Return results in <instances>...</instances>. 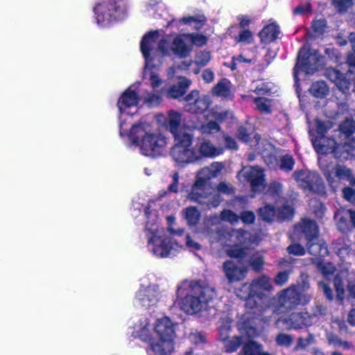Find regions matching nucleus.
<instances>
[{"mask_svg": "<svg viewBox=\"0 0 355 355\" xmlns=\"http://www.w3.org/2000/svg\"><path fill=\"white\" fill-rule=\"evenodd\" d=\"M311 299V295H302L296 290L295 286H290L289 288L282 291L277 299L278 309L284 311L282 309L289 310L300 304L307 303Z\"/></svg>", "mask_w": 355, "mask_h": 355, "instance_id": "412c9836", "label": "nucleus"}, {"mask_svg": "<svg viewBox=\"0 0 355 355\" xmlns=\"http://www.w3.org/2000/svg\"><path fill=\"white\" fill-rule=\"evenodd\" d=\"M127 0H103L93 7L94 19L100 27H107L113 22L127 17Z\"/></svg>", "mask_w": 355, "mask_h": 355, "instance_id": "ddd939ff", "label": "nucleus"}, {"mask_svg": "<svg viewBox=\"0 0 355 355\" xmlns=\"http://www.w3.org/2000/svg\"><path fill=\"white\" fill-rule=\"evenodd\" d=\"M236 40L239 42L250 43L252 40V34L248 29H244L239 33Z\"/></svg>", "mask_w": 355, "mask_h": 355, "instance_id": "bf43d9fd", "label": "nucleus"}, {"mask_svg": "<svg viewBox=\"0 0 355 355\" xmlns=\"http://www.w3.org/2000/svg\"><path fill=\"white\" fill-rule=\"evenodd\" d=\"M202 76L206 83H210L214 80V73L211 69H207L202 71Z\"/></svg>", "mask_w": 355, "mask_h": 355, "instance_id": "774afa93", "label": "nucleus"}, {"mask_svg": "<svg viewBox=\"0 0 355 355\" xmlns=\"http://www.w3.org/2000/svg\"><path fill=\"white\" fill-rule=\"evenodd\" d=\"M162 297V294L157 285L143 282L135 294V303L148 309L156 306Z\"/></svg>", "mask_w": 355, "mask_h": 355, "instance_id": "a211bd4d", "label": "nucleus"}, {"mask_svg": "<svg viewBox=\"0 0 355 355\" xmlns=\"http://www.w3.org/2000/svg\"><path fill=\"white\" fill-rule=\"evenodd\" d=\"M159 33V31L148 32L144 35L140 42V49L145 59L144 78L149 83L152 89H156L163 83L156 69L162 64V58L157 54L155 48Z\"/></svg>", "mask_w": 355, "mask_h": 355, "instance_id": "9b49d317", "label": "nucleus"}, {"mask_svg": "<svg viewBox=\"0 0 355 355\" xmlns=\"http://www.w3.org/2000/svg\"><path fill=\"white\" fill-rule=\"evenodd\" d=\"M327 338L329 344L333 345L335 347H338L342 341L337 336L330 333L327 334Z\"/></svg>", "mask_w": 355, "mask_h": 355, "instance_id": "338daca9", "label": "nucleus"}, {"mask_svg": "<svg viewBox=\"0 0 355 355\" xmlns=\"http://www.w3.org/2000/svg\"><path fill=\"white\" fill-rule=\"evenodd\" d=\"M319 166L332 189H336L343 180L348 182L352 186H355V177L349 168L329 163L322 156L319 158Z\"/></svg>", "mask_w": 355, "mask_h": 355, "instance_id": "2eb2a0df", "label": "nucleus"}, {"mask_svg": "<svg viewBox=\"0 0 355 355\" xmlns=\"http://www.w3.org/2000/svg\"><path fill=\"white\" fill-rule=\"evenodd\" d=\"M316 315H310L307 313H293L288 318H279L276 321L277 328L291 330L301 329L318 322Z\"/></svg>", "mask_w": 355, "mask_h": 355, "instance_id": "6ab92c4d", "label": "nucleus"}, {"mask_svg": "<svg viewBox=\"0 0 355 355\" xmlns=\"http://www.w3.org/2000/svg\"><path fill=\"white\" fill-rule=\"evenodd\" d=\"M184 218L189 225H195L199 220L200 212L196 207H188L184 210Z\"/></svg>", "mask_w": 355, "mask_h": 355, "instance_id": "e433bc0d", "label": "nucleus"}, {"mask_svg": "<svg viewBox=\"0 0 355 355\" xmlns=\"http://www.w3.org/2000/svg\"><path fill=\"white\" fill-rule=\"evenodd\" d=\"M211 60V56L209 52L200 51L199 52L195 59L196 64L200 66L206 65Z\"/></svg>", "mask_w": 355, "mask_h": 355, "instance_id": "603ef678", "label": "nucleus"}, {"mask_svg": "<svg viewBox=\"0 0 355 355\" xmlns=\"http://www.w3.org/2000/svg\"><path fill=\"white\" fill-rule=\"evenodd\" d=\"M248 262L252 268L255 271L261 270L264 263L262 255L258 252L253 254Z\"/></svg>", "mask_w": 355, "mask_h": 355, "instance_id": "58836bf2", "label": "nucleus"}, {"mask_svg": "<svg viewBox=\"0 0 355 355\" xmlns=\"http://www.w3.org/2000/svg\"><path fill=\"white\" fill-rule=\"evenodd\" d=\"M345 281L340 275H336L334 279V286L337 293V298L342 300L344 298Z\"/></svg>", "mask_w": 355, "mask_h": 355, "instance_id": "ea45409f", "label": "nucleus"}, {"mask_svg": "<svg viewBox=\"0 0 355 355\" xmlns=\"http://www.w3.org/2000/svg\"><path fill=\"white\" fill-rule=\"evenodd\" d=\"M186 246L191 250H199L201 248L200 244L193 241L189 235L186 236Z\"/></svg>", "mask_w": 355, "mask_h": 355, "instance_id": "69168bd1", "label": "nucleus"}, {"mask_svg": "<svg viewBox=\"0 0 355 355\" xmlns=\"http://www.w3.org/2000/svg\"><path fill=\"white\" fill-rule=\"evenodd\" d=\"M211 93L218 97L232 99L234 96L233 86L230 80L223 78L212 88Z\"/></svg>", "mask_w": 355, "mask_h": 355, "instance_id": "c85d7f7f", "label": "nucleus"}, {"mask_svg": "<svg viewBox=\"0 0 355 355\" xmlns=\"http://www.w3.org/2000/svg\"><path fill=\"white\" fill-rule=\"evenodd\" d=\"M132 144L140 153L146 157L157 158L164 155L167 148L168 139L159 130L153 129L146 122H139L128 128L127 134Z\"/></svg>", "mask_w": 355, "mask_h": 355, "instance_id": "39448f33", "label": "nucleus"}, {"mask_svg": "<svg viewBox=\"0 0 355 355\" xmlns=\"http://www.w3.org/2000/svg\"><path fill=\"white\" fill-rule=\"evenodd\" d=\"M156 121L174 137L171 156L175 162L186 163L196 157L195 153L190 148L193 141V135L183 130L182 128L193 130L197 129V125H186L181 113L173 110L168 111L166 114H158L156 116Z\"/></svg>", "mask_w": 355, "mask_h": 355, "instance_id": "f03ea898", "label": "nucleus"}, {"mask_svg": "<svg viewBox=\"0 0 355 355\" xmlns=\"http://www.w3.org/2000/svg\"><path fill=\"white\" fill-rule=\"evenodd\" d=\"M309 91L313 96L322 98L328 94L329 87L325 82L318 81L312 84Z\"/></svg>", "mask_w": 355, "mask_h": 355, "instance_id": "72a5a7b5", "label": "nucleus"}, {"mask_svg": "<svg viewBox=\"0 0 355 355\" xmlns=\"http://www.w3.org/2000/svg\"><path fill=\"white\" fill-rule=\"evenodd\" d=\"M287 250L289 254L296 256H302L305 254V249L304 247L297 243H294L289 245L287 248Z\"/></svg>", "mask_w": 355, "mask_h": 355, "instance_id": "13d9d810", "label": "nucleus"}, {"mask_svg": "<svg viewBox=\"0 0 355 355\" xmlns=\"http://www.w3.org/2000/svg\"><path fill=\"white\" fill-rule=\"evenodd\" d=\"M238 177L241 181L249 182L253 191H261L265 187L264 171L259 166H245L240 171Z\"/></svg>", "mask_w": 355, "mask_h": 355, "instance_id": "4be33fe9", "label": "nucleus"}, {"mask_svg": "<svg viewBox=\"0 0 355 355\" xmlns=\"http://www.w3.org/2000/svg\"><path fill=\"white\" fill-rule=\"evenodd\" d=\"M261 346L257 343L249 340L248 343L244 345L243 354L240 355H269L267 353L261 352Z\"/></svg>", "mask_w": 355, "mask_h": 355, "instance_id": "f704fd0d", "label": "nucleus"}, {"mask_svg": "<svg viewBox=\"0 0 355 355\" xmlns=\"http://www.w3.org/2000/svg\"><path fill=\"white\" fill-rule=\"evenodd\" d=\"M323 64V58L318 54V51H308L304 47L299 53L297 63L294 68V78L297 81V75L300 71L306 73H312L316 71L319 66Z\"/></svg>", "mask_w": 355, "mask_h": 355, "instance_id": "f3484780", "label": "nucleus"}, {"mask_svg": "<svg viewBox=\"0 0 355 355\" xmlns=\"http://www.w3.org/2000/svg\"><path fill=\"white\" fill-rule=\"evenodd\" d=\"M131 335L148 344V355H171L175 351L176 324L170 318L141 315L133 318Z\"/></svg>", "mask_w": 355, "mask_h": 355, "instance_id": "f257e3e1", "label": "nucleus"}, {"mask_svg": "<svg viewBox=\"0 0 355 355\" xmlns=\"http://www.w3.org/2000/svg\"><path fill=\"white\" fill-rule=\"evenodd\" d=\"M315 123L318 136H325L324 133H327L332 128V123L329 121H322L319 119H315Z\"/></svg>", "mask_w": 355, "mask_h": 355, "instance_id": "79ce46f5", "label": "nucleus"}, {"mask_svg": "<svg viewBox=\"0 0 355 355\" xmlns=\"http://www.w3.org/2000/svg\"><path fill=\"white\" fill-rule=\"evenodd\" d=\"M343 74L337 69L328 68L326 69L325 76L327 78L334 83L337 88L345 96L349 94L351 85L350 78L347 77L348 73Z\"/></svg>", "mask_w": 355, "mask_h": 355, "instance_id": "bb28decb", "label": "nucleus"}, {"mask_svg": "<svg viewBox=\"0 0 355 355\" xmlns=\"http://www.w3.org/2000/svg\"><path fill=\"white\" fill-rule=\"evenodd\" d=\"M223 271L230 283L243 280L248 273V268L239 262L228 260L223 264Z\"/></svg>", "mask_w": 355, "mask_h": 355, "instance_id": "393cba45", "label": "nucleus"}, {"mask_svg": "<svg viewBox=\"0 0 355 355\" xmlns=\"http://www.w3.org/2000/svg\"><path fill=\"white\" fill-rule=\"evenodd\" d=\"M355 132V121L347 119L343 122L338 130L334 131L331 137L317 136L312 138L315 150L319 154L318 159L322 156L327 161V155L331 153L340 160L351 158L355 151V141L351 135Z\"/></svg>", "mask_w": 355, "mask_h": 355, "instance_id": "7ed1b4c3", "label": "nucleus"}, {"mask_svg": "<svg viewBox=\"0 0 355 355\" xmlns=\"http://www.w3.org/2000/svg\"><path fill=\"white\" fill-rule=\"evenodd\" d=\"M217 191L224 194H232L234 193V189L231 184L226 182H220L217 185Z\"/></svg>", "mask_w": 355, "mask_h": 355, "instance_id": "680f3d73", "label": "nucleus"}, {"mask_svg": "<svg viewBox=\"0 0 355 355\" xmlns=\"http://www.w3.org/2000/svg\"><path fill=\"white\" fill-rule=\"evenodd\" d=\"M294 166V160L290 155H284L282 157L280 163V168L284 171H291Z\"/></svg>", "mask_w": 355, "mask_h": 355, "instance_id": "3c124183", "label": "nucleus"}, {"mask_svg": "<svg viewBox=\"0 0 355 355\" xmlns=\"http://www.w3.org/2000/svg\"><path fill=\"white\" fill-rule=\"evenodd\" d=\"M255 141L257 142L256 150L259 153L265 155L266 151H269L272 148V145L266 140L262 139L259 135L254 136Z\"/></svg>", "mask_w": 355, "mask_h": 355, "instance_id": "a19ab883", "label": "nucleus"}, {"mask_svg": "<svg viewBox=\"0 0 355 355\" xmlns=\"http://www.w3.org/2000/svg\"><path fill=\"white\" fill-rule=\"evenodd\" d=\"M349 241L342 238L333 243V250L335 253L341 259H345L350 254Z\"/></svg>", "mask_w": 355, "mask_h": 355, "instance_id": "473e14b6", "label": "nucleus"}, {"mask_svg": "<svg viewBox=\"0 0 355 355\" xmlns=\"http://www.w3.org/2000/svg\"><path fill=\"white\" fill-rule=\"evenodd\" d=\"M290 272L291 270L279 272L275 278V284L279 286H282L286 284L288 279Z\"/></svg>", "mask_w": 355, "mask_h": 355, "instance_id": "052dcab7", "label": "nucleus"}, {"mask_svg": "<svg viewBox=\"0 0 355 355\" xmlns=\"http://www.w3.org/2000/svg\"><path fill=\"white\" fill-rule=\"evenodd\" d=\"M310 12H311V6L309 2L299 5L293 11L294 15H303Z\"/></svg>", "mask_w": 355, "mask_h": 355, "instance_id": "5fc2aeb1", "label": "nucleus"}, {"mask_svg": "<svg viewBox=\"0 0 355 355\" xmlns=\"http://www.w3.org/2000/svg\"><path fill=\"white\" fill-rule=\"evenodd\" d=\"M254 103L259 111L265 113L270 112V103L268 99L265 98H257L254 99Z\"/></svg>", "mask_w": 355, "mask_h": 355, "instance_id": "de8ad7c7", "label": "nucleus"}, {"mask_svg": "<svg viewBox=\"0 0 355 355\" xmlns=\"http://www.w3.org/2000/svg\"><path fill=\"white\" fill-rule=\"evenodd\" d=\"M272 288L270 279L266 275L254 279L250 284H244L239 291H236V295L245 300V306L248 315H253L252 318L267 322L268 320L263 315L270 312L269 308L263 309L259 306L257 298L261 300L265 292L270 291Z\"/></svg>", "mask_w": 355, "mask_h": 355, "instance_id": "9d476101", "label": "nucleus"}, {"mask_svg": "<svg viewBox=\"0 0 355 355\" xmlns=\"http://www.w3.org/2000/svg\"><path fill=\"white\" fill-rule=\"evenodd\" d=\"M276 341L279 345L288 347L293 342L292 337L286 334H280L276 338Z\"/></svg>", "mask_w": 355, "mask_h": 355, "instance_id": "4d7b16f0", "label": "nucleus"}, {"mask_svg": "<svg viewBox=\"0 0 355 355\" xmlns=\"http://www.w3.org/2000/svg\"><path fill=\"white\" fill-rule=\"evenodd\" d=\"M279 33L278 26L275 23H271L263 28L259 33V36L262 42L270 43L277 38Z\"/></svg>", "mask_w": 355, "mask_h": 355, "instance_id": "2f4dec72", "label": "nucleus"}, {"mask_svg": "<svg viewBox=\"0 0 355 355\" xmlns=\"http://www.w3.org/2000/svg\"><path fill=\"white\" fill-rule=\"evenodd\" d=\"M142 84L135 83L126 89L119 98L117 106L119 111V133L127 134L128 127L125 123V115H132L137 110Z\"/></svg>", "mask_w": 355, "mask_h": 355, "instance_id": "4468645a", "label": "nucleus"}, {"mask_svg": "<svg viewBox=\"0 0 355 355\" xmlns=\"http://www.w3.org/2000/svg\"><path fill=\"white\" fill-rule=\"evenodd\" d=\"M187 103L184 106L186 111L192 113H202L210 105L211 101L207 96H199L197 90L191 91L185 98Z\"/></svg>", "mask_w": 355, "mask_h": 355, "instance_id": "b1692460", "label": "nucleus"}, {"mask_svg": "<svg viewBox=\"0 0 355 355\" xmlns=\"http://www.w3.org/2000/svg\"><path fill=\"white\" fill-rule=\"evenodd\" d=\"M186 37L192 44L199 46L205 45L207 41V37L202 34H187Z\"/></svg>", "mask_w": 355, "mask_h": 355, "instance_id": "c03bdc74", "label": "nucleus"}, {"mask_svg": "<svg viewBox=\"0 0 355 355\" xmlns=\"http://www.w3.org/2000/svg\"><path fill=\"white\" fill-rule=\"evenodd\" d=\"M216 295L215 288L209 284L185 282L178 288L177 303L185 313L192 315L202 310Z\"/></svg>", "mask_w": 355, "mask_h": 355, "instance_id": "6e6552de", "label": "nucleus"}, {"mask_svg": "<svg viewBox=\"0 0 355 355\" xmlns=\"http://www.w3.org/2000/svg\"><path fill=\"white\" fill-rule=\"evenodd\" d=\"M293 216V208L288 205H283L277 210V218L280 219H289Z\"/></svg>", "mask_w": 355, "mask_h": 355, "instance_id": "a18cd8bd", "label": "nucleus"}, {"mask_svg": "<svg viewBox=\"0 0 355 355\" xmlns=\"http://www.w3.org/2000/svg\"><path fill=\"white\" fill-rule=\"evenodd\" d=\"M191 80L187 78H180L178 84L173 85L164 89V95L169 98H178L183 96L191 85Z\"/></svg>", "mask_w": 355, "mask_h": 355, "instance_id": "c756f323", "label": "nucleus"}, {"mask_svg": "<svg viewBox=\"0 0 355 355\" xmlns=\"http://www.w3.org/2000/svg\"><path fill=\"white\" fill-rule=\"evenodd\" d=\"M335 219L339 230L346 232L350 224L355 227V210L342 208L335 213Z\"/></svg>", "mask_w": 355, "mask_h": 355, "instance_id": "cd10ccee", "label": "nucleus"}, {"mask_svg": "<svg viewBox=\"0 0 355 355\" xmlns=\"http://www.w3.org/2000/svg\"><path fill=\"white\" fill-rule=\"evenodd\" d=\"M343 197L349 202L355 201V191L350 187H345L343 189Z\"/></svg>", "mask_w": 355, "mask_h": 355, "instance_id": "0e129e2a", "label": "nucleus"}, {"mask_svg": "<svg viewBox=\"0 0 355 355\" xmlns=\"http://www.w3.org/2000/svg\"><path fill=\"white\" fill-rule=\"evenodd\" d=\"M164 94V89L160 90L153 89L152 91H144L141 92V98L149 107H156L162 101V96Z\"/></svg>", "mask_w": 355, "mask_h": 355, "instance_id": "7c9ffc66", "label": "nucleus"}, {"mask_svg": "<svg viewBox=\"0 0 355 355\" xmlns=\"http://www.w3.org/2000/svg\"><path fill=\"white\" fill-rule=\"evenodd\" d=\"M191 63H192V60H189L188 61L182 62V64L178 66L177 67H171V68L168 69V70L167 71V75H168V78H172L175 76V74L176 73V70L178 69H179L180 70L188 69L189 67L191 65Z\"/></svg>", "mask_w": 355, "mask_h": 355, "instance_id": "864d4df0", "label": "nucleus"}, {"mask_svg": "<svg viewBox=\"0 0 355 355\" xmlns=\"http://www.w3.org/2000/svg\"><path fill=\"white\" fill-rule=\"evenodd\" d=\"M259 214L260 217L266 221H272L275 217H277V211L270 205H266L259 209Z\"/></svg>", "mask_w": 355, "mask_h": 355, "instance_id": "4c0bfd02", "label": "nucleus"}, {"mask_svg": "<svg viewBox=\"0 0 355 355\" xmlns=\"http://www.w3.org/2000/svg\"><path fill=\"white\" fill-rule=\"evenodd\" d=\"M227 112H223L214 110H209V112L205 114V116L210 121L207 123L201 125L199 127L200 132L202 135H213L219 132L220 130V126L214 120L221 122L227 116ZM197 128H198V126Z\"/></svg>", "mask_w": 355, "mask_h": 355, "instance_id": "a878e982", "label": "nucleus"}, {"mask_svg": "<svg viewBox=\"0 0 355 355\" xmlns=\"http://www.w3.org/2000/svg\"><path fill=\"white\" fill-rule=\"evenodd\" d=\"M297 291L302 295H307L306 294H304V292L308 291L309 288V283L308 280V277L302 275L301 276V282L298 283L297 286H295Z\"/></svg>", "mask_w": 355, "mask_h": 355, "instance_id": "8fccbe9b", "label": "nucleus"}, {"mask_svg": "<svg viewBox=\"0 0 355 355\" xmlns=\"http://www.w3.org/2000/svg\"><path fill=\"white\" fill-rule=\"evenodd\" d=\"M146 223L144 230L146 239V247L149 252L157 258H168L175 256L183 245L168 234L160 225L157 211L149 206L145 211Z\"/></svg>", "mask_w": 355, "mask_h": 355, "instance_id": "20e7f679", "label": "nucleus"}, {"mask_svg": "<svg viewBox=\"0 0 355 355\" xmlns=\"http://www.w3.org/2000/svg\"><path fill=\"white\" fill-rule=\"evenodd\" d=\"M158 31L159 32V37L155 44L158 55L159 53H161L163 55H168L171 51L180 58H186L189 55L191 51V46L187 43L189 42L188 38L186 37L187 34L177 35L171 44L168 36L160 38L162 31Z\"/></svg>", "mask_w": 355, "mask_h": 355, "instance_id": "dca6fc26", "label": "nucleus"}, {"mask_svg": "<svg viewBox=\"0 0 355 355\" xmlns=\"http://www.w3.org/2000/svg\"><path fill=\"white\" fill-rule=\"evenodd\" d=\"M241 220L245 224L252 223L255 220L254 214L250 211H243L241 215Z\"/></svg>", "mask_w": 355, "mask_h": 355, "instance_id": "e2e57ef3", "label": "nucleus"}, {"mask_svg": "<svg viewBox=\"0 0 355 355\" xmlns=\"http://www.w3.org/2000/svg\"><path fill=\"white\" fill-rule=\"evenodd\" d=\"M205 18L203 16H188L181 19V21L189 24L194 29H199L204 25Z\"/></svg>", "mask_w": 355, "mask_h": 355, "instance_id": "c9c22d12", "label": "nucleus"}, {"mask_svg": "<svg viewBox=\"0 0 355 355\" xmlns=\"http://www.w3.org/2000/svg\"><path fill=\"white\" fill-rule=\"evenodd\" d=\"M294 179L300 187L314 192H322L324 187L320 177L315 172L307 170L297 171L293 174Z\"/></svg>", "mask_w": 355, "mask_h": 355, "instance_id": "5701e85b", "label": "nucleus"}, {"mask_svg": "<svg viewBox=\"0 0 355 355\" xmlns=\"http://www.w3.org/2000/svg\"><path fill=\"white\" fill-rule=\"evenodd\" d=\"M211 243L218 242L221 245L229 247L226 250L228 256L243 259L247 255L245 248L252 243L250 234L241 229L233 230L231 232H217L214 234L207 232Z\"/></svg>", "mask_w": 355, "mask_h": 355, "instance_id": "f8f14e48", "label": "nucleus"}, {"mask_svg": "<svg viewBox=\"0 0 355 355\" xmlns=\"http://www.w3.org/2000/svg\"><path fill=\"white\" fill-rule=\"evenodd\" d=\"M190 148L195 153L196 157L186 163L175 162L179 166L184 167L189 164L200 161L202 157L214 158L222 155L224 152L223 147L216 146L211 141L206 139H202L198 141V150L194 148L193 143L191 144Z\"/></svg>", "mask_w": 355, "mask_h": 355, "instance_id": "aec40b11", "label": "nucleus"}, {"mask_svg": "<svg viewBox=\"0 0 355 355\" xmlns=\"http://www.w3.org/2000/svg\"><path fill=\"white\" fill-rule=\"evenodd\" d=\"M273 87L270 83L260 82L256 86L254 92L259 95H263L270 93Z\"/></svg>", "mask_w": 355, "mask_h": 355, "instance_id": "09e8293b", "label": "nucleus"}, {"mask_svg": "<svg viewBox=\"0 0 355 355\" xmlns=\"http://www.w3.org/2000/svg\"><path fill=\"white\" fill-rule=\"evenodd\" d=\"M318 227L315 221L309 219H304L297 225L291 238L293 240L300 239L304 236L307 240L309 252L314 257L312 261L316 265L322 274L327 277L335 270V267L329 262H324L322 258L329 254L327 244L318 239Z\"/></svg>", "mask_w": 355, "mask_h": 355, "instance_id": "423d86ee", "label": "nucleus"}, {"mask_svg": "<svg viewBox=\"0 0 355 355\" xmlns=\"http://www.w3.org/2000/svg\"><path fill=\"white\" fill-rule=\"evenodd\" d=\"M254 320L255 319L251 318V315L245 314L237 324L238 329L242 334L241 337L234 336L229 338L232 320L227 315L220 318L218 324L219 339L224 343L227 352L236 351L241 343H243L244 345L248 343L249 340H252V338L259 335V330L254 325Z\"/></svg>", "mask_w": 355, "mask_h": 355, "instance_id": "1a4fd4ad", "label": "nucleus"}, {"mask_svg": "<svg viewBox=\"0 0 355 355\" xmlns=\"http://www.w3.org/2000/svg\"><path fill=\"white\" fill-rule=\"evenodd\" d=\"M332 3L339 12H345L353 6L352 0H332Z\"/></svg>", "mask_w": 355, "mask_h": 355, "instance_id": "49530a36", "label": "nucleus"}, {"mask_svg": "<svg viewBox=\"0 0 355 355\" xmlns=\"http://www.w3.org/2000/svg\"><path fill=\"white\" fill-rule=\"evenodd\" d=\"M327 27V22L323 19L314 20L312 23V28L315 33L318 34L322 33Z\"/></svg>", "mask_w": 355, "mask_h": 355, "instance_id": "6e6d98bb", "label": "nucleus"}, {"mask_svg": "<svg viewBox=\"0 0 355 355\" xmlns=\"http://www.w3.org/2000/svg\"><path fill=\"white\" fill-rule=\"evenodd\" d=\"M220 218L222 220L228 222L232 225L236 224L239 220V216L230 209H224L220 214Z\"/></svg>", "mask_w": 355, "mask_h": 355, "instance_id": "37998d69", "label": "nucleus"}, {"mask_svg": "<svg viewBox=\"0 0 355 355\" xmlns=\"http://www.w3.org/2000/svg\"><path fill=\"white\" fill-rule=\"evenodd\" d=\"M223 169L224 164L222 162H214L199 170L189 193V198L206 205L209 208L218 207L221 199L218 194L213 193L214 187L210 180L218 177Z\"/></svg>", "mask_w": 355, "mask_h": 355, "instance_id": "0eeeda50", "label": "nucleus"}]
</instances>
